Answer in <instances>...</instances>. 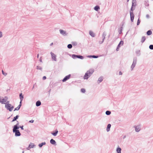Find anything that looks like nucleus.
<instances>
[{
  "instance_id": "nucleus-1",
  "label": "nucleus",
  "mask_w": 153,
  "mask_h": 153,
  "mask_svg": "<svg viewBox=\"0 0 153 153\" xmlns=\"http://www.w3.org/2000/svg\"><path fill=\"white\" fill-rule=\"evenodd\" d=\"M19 125V122H18L14 126L13 128V132H15V136L16 137L19 136L21 135V133L19 131L18 129H19V127L18 126Z\"/></svg>"
},
{
  "instance_id": "nucleus-2",
  "label": "nucleus",
  "mask_w": 153,
  "mask_h": 153,
  "mask_svg": "<svg viewBox=\"0 0 153 153\" xmlns=\"http://www.w3.org/2000/svg\"><path fill=\"white\" fill-rule=\"evenodd\" d=\"M94 70L93 69H91L88 71L83 76V79H87L93 74Z\"/></svg>"
},
{
  "instance_id": "nucleus-3",
  "label": "nucleus",
  "mask_w": 153,
  "mask_h": 153,
  "mask_svg": "<svg viewBox=\"0 0 153 153\" xmlns=\"http://www.w3.org/2000/svg\"><path fill=\"white\" fill-rule=\"evenodd\" d=\"M8 97H5L4 98L1 99L0 100V103L1 104H7V103H9V101H7Z\"/></svg>"
},
{
  "instance_id": "nucleus-4",
  "label": "nucleus",
  "mask_w": 153,
  "mask_h": 153,
  "mask_svg": "<svg viewBox=\"0 0 153 153\" xmlns=\"http://www.w3.org/2000/svg\"><path fill=\"white\" fill-rule=\"evenodd\" d=\"M137 61V58L136 57H134L133 59V62L131 66V71H132L133 70L134 68L135 67Z\"/></svg>"
},
{
  "instance_id": "nucleus-5",
  "label": "nucleus",
  "mask_w": 153,
  "mask_h": 153,
  "mask_svg": "<svg viewBox=\"0 0 153 153\" xmlns=\"http://www.w3.org/2000/svg\"><path fill=\"white\" fill-rule=\"evenodd\" d=\"M5 107L10 111H12L14 108L13 106H12L11 104L9 103H7L5 105Z\"/></svg>"
},
{
  "instance_id": "nucleus-6",
  "label": "nucleus",
  "mask_w": 153,
  "mask_h": 153,
  "mask_svg": "<svg viewBox=\"0 0 153 153\" xmlns=\"http://www.w3.org/2000/svg\"><path fill=\"white\" fill-rule=\"evenodd\" d=\"M134 127L135 129V131L137 132H139L141 130V126L140 125L134 126Z\"/></svg>"
},
{
  "instance_id": "nucleus-7",
  "label": "nucleus",
  "mask_w": 153,
  "mask_h": 153,
  "mask_svg": "<svg viewBox=\"0 0 153 153\" xmlns=\"http://www.w3.org/2000/svg\"><path fill=\"white\" fill-rule=\"evenodd\" d=\"M59 31L60 33L63 36H66L68 34V33L65 31L63 30L60 29Z\"/></svg>"
},
{
  "instance_id": "nucleus-8",
  "label": "nucleus",
  "mask_w": 153,
  "mask_h": 153,
  "mask_svg": "<svg viewBox=\"0 0 153 153\" xmlns=\"http://www.w3.org/2000/svg\"><path fill=\"white\" fill-rule=\"evenodd\" d=\"M123 41H121L119 43L116 49V51H118L119 50L120 48L123 45Z\"/></svg>"
},
{
  "instance_id": "nucleus-9",
  "label": "nucleus",
  "mask_w": 153,
  "mask_h": 153,
  "mask_svg": "<svg viewBox=\"0 0 153 153\" xmlns=\"http://www.w3.org/2000/svg\"><path fill=\"white\" fill-rule=\"evenodd\" d=\"M51 56L52 58V59L53 60L56 61V56L55 54L54 53H53L52 52H51L50 53Z\"/></svg>"
},
{
  "instance_id": "nucleus-10",
  "label": "nucleus",
  "mask_w": 153,
  "mask_h": 153,
  "mask_svg": "<svg viewBox=\"0 0 153 153\" xmlns=\"http://www.w3.org/2000/svg\"><path fill=\"white\" fill-rule=\"evenodd\" d=\"M106 35V33L105 32H104L103 33L102 36V41H100L99 42L100 44H102L104 42V40L105 38V37Z\"/></svg>"
},
{
  "instance_id": "nucleus-11",
  "label": "nucleus",
  "mask_w": 153,
  "mask_h": 153,
  "mask_svg": "<svg viewBox=\"0 0 153 153\" xmlns=\"http://www.w3.org/2000/svg\"><path fill=\"white\" fill-rule=\"evenodd\" d=\"M71 77V75L69 74L65 77V78L62 80V81L63 82H65L66 81V80L70 79Z\"/></svg>"
},
{
  "instance_id": "nucleus-12",
  "label": "nucleus",
  "mask_w": 153,
  "mask_h": 153,
  "mask_svg": "<svg viewBox=\"0 0 153 153\" xmlns=\"http://www.w3.org/2000/svg\"><path fill=\"white\" fill-rule=\"evenodd\" d=\"M130 15L131 20V22H133L134 18V15L133 13L131 12H130Z\"/></svg>"
},
{
  "instance_id": "nucleus-13",
  "label": "nucleus",
  "mask_w": 153,
  "mask_h": 153,
  "mask_svg": "<svg viewBox=\"0 0 153 153\" xmlns=\"http://www.w3.org/2000/svg\"><path fill=\"white\" fill-rule=\"evenodd\" d=\"M121 149L119 146H118V147L116 149V151L117 153H121Z\"/></svg>"
},
{
  "instance_id": "nucleus-14",
  "label": "nucleus",
  "mask_w": 153,
  "mask_h": 153,
  "mask_svg": "<svg viewBox=\"0 0 153 153\" xmlns=\"http://www.w3.org/2000/svg\"><path fill=\"white\" fill-rule=\"evenodd\" d=\"M19 97L21 100L20 103H21L22 101L23 100V96L22 95V93L19 94Z\"/></svg>"
},
{
  "instance_id": "nucleus-15",
  "label": "nucleus",
  "mask_w": 153,
  "mask_h": 153,
  "mask_svg": "<svg viewBox=\"0 0 153 153\" xmlns=\"http://www.w3.org/2000/svg\"><path fill=\"white\" fill-rule=\"evenodd\" d=\"M111 124H108V125L107 126V128H106V131L107 132H108L110 131V128L111 127Z\"/></svg>"
},
{
  "instance_id": "nucleus-16",
  "label": "nucleus",
  "mask_w": 153,
  "mask_h": 153,
  "mask_svg": "<svg viewBox=\"0 0 153 153\" xmlns=\"http://www.w3.org/2000/svg\"><path fill=\"white\" fill-rule=\"evenodd\" d=\"M136 5V0H132V7H135Z\"/></svg>"
},
{
  "instance_id": "nucleus-17",
  "label": "nucleus",
  "mask_w": 153,
  "mask_h": 153,
  "mask_svg": "<svg viewBox=\"0 0 153 153\" xmlns=\"http://www.w3.org/2000/svg\"><path fill=\"white\" fill-rule=\"evenodd\" d=\"M50 142L51 144L53 145H55L56 144V142L55 140L53 139H51L50 141Z\"/></svg>"
},
{
  "instance_id": "nucleus-18",
  "label": "nucleus",
  "mask_w": 153,
  "mask_h": 153,
  "mask_svg": "<svg viewBox=\"0 0 153 153\" xmlns=\"http://www.w3.org/2000/svg\"><path fill=\"white\" fill-rule=\"evenodd\" d=\"M89 34L92 37H94L95 36V34L91 31H90L89 32Z\"/></svg>"
},
{
  "instance_id": "nucleus-19",
  "label": "nucleus",
  "mask_w": 153,
  "mask_h": 153,
  "mask_svg": "<svg viewBox=\"0 0 153 153\" xmlns=\"http://www.w3.org/2000/svg\"><path fill=\"white\" fill-rule=\"evenodd\" d=\"M103 80V77L101 76L100 77L98 80V83H99L101 82Z\"/></svg>"
},
{
  "instance_id": "nucleus-20",
  "label": "nucleus",
  "mask_w": 153,
  "mask_h": 153,
  "mask_svg": "<svg viewBox=\"0 0 153 153\" xmlns=\"http://www.w3.org/2000/svg\"><path fill=\"white\" fill-rule=\"evenodd\" d=\"M58 133V131L57 130H56L55 131V132H52L51 133V134L53 135L54 136H56L57 135V134Z\"/></svg>"
},
{
  "instance_id": "nucleus-21",
  "label": "nucleus",
  "mask_w": 153,
  "mask_h": 153,
  "mask_svg": "<svg viewBox=\"0 0 153 153\" xmlns=\"http://www.w3.org/2000/svg\"><path fill=\"white\" fill-rule=\"evenodd\" d=\"M46 144V143L45 142H43L41 143H40L39 144V147H42V146L44 145H45Z\"/></svg>"
},
{
  "instance_id": "nucleus-22",
  "label": "nucleus",
  "mask_w": 153,
  "mask_h": 153,
  "mask_svg": "<svg viewBox=\"0 0 153 153\" xmlns=\"http://www.w3.org/2000/svg\"><path fill=\"white\" fill-rule=\"evenodd\" d=\"M29 146L30 147V148H33L35 146V145L33 143H30Z\"/></svg>"
},
{
  "instance_id": "nucleus-23",
  "label": "nucleus",
  "mask_w": 153,
  "mask_h": 153,
  "mask_svg": "<svg viewBox=\"0 0 153 153\" xmlns=\"http://www.w3.org/2000/svg\"><path fill=\"white\" fill-rule=\"evenodd\" d=\"M41 104V102L39 101H38L36 102V105L37 106H40Z\"/></svg>"
},
{
  "instance_id": "nucleus-24",
  "label": "nucleus",
  "mask_w": 153,
  "mask_h": 153,
  "mask_svg": "<svg viewBox=\"0 0 153 153\" xmlns=\"http://www.w3.org/2000/svg\"><path fill=\"white\" fill-rule=\"evenodd\" d=\"M21 106V103H20L19 105L17 107H16V108H15L14 111H15V110H18L20 109V107Z\"/></svg>"
},
{
  "instance_id": "nucleus-25",
  "label": "nucleus",
  "mask_w": 153,
  "mask_h": 153,
  "mask_svg": "<svg viewBox=\"0 0 153 153\" xmlns=\"http://www.w3.org/2000/svg\"><path fill=\"white\" fill-rule=\"evenodd\" d=\"M19 117V116L18 115H17L16 117H15L12 120V122H13L16 120L17 119H18Z\"/></svg>"
},
{
  "instance_id": "nucleus-26",
  "label": "nucleus",
  "mask_w": 153,
  "mask_h": 153,
  "mask_svg": "<svg viewBox=\"0 0 153 153\" xmlns=\"http://www.w3.org/2000/svg\"><path fill=\"white\" fill-rule=\"evenodd\" d=\"M100 9V7L98 6H96L94 7V10L96 11H98Z\"/></svg>"
},
{
  "instance_id": "nucleus-27",
  "label": "nucleus",
  "mask_w": 153,
  "mask_h": 153,
  "mask_svg": "<svg viewBox=\"0 0 153 153\" xmlns=\"http://www.w3.org/2000/svg\"><path fill=\"white\" fill-rule=\"evenodd\" d=\"M147 34L149 36L152 34V31L150 30H149L147 32Z\"/></svg>"
},
{
  "instance_id": "nucleus-28",
  "label": "nucleus",
  "mask_w": 153,
  "mask_h": 153,
  "mask_svg": "<svg viewBox=\"0 0 153 153\" xmlns=\"http://www.w3.org/2000/svg\"><path fill=\"white\" fill-rule=\"evenodd\" d=\"M145 39H146L145 37L144 36H143L141 39V42L142 43H143L145 41Z\"/></svg>"
},
{
  "instance_id": "nucleus-29",
  "label": "nucleus",
  "mask_w": 153,
  "mask_h": 153,
  "mask_svg": "<svg viewBox=\"0 0 153 153\" xmlns=\"http://www.w3.org/2000/svg\"><path fill=\"white\" fill-rule=\"evenodd\" d=\"M71 57L75 59L76 58H77V55L75 54H73L72 55Z\"/></svg>"
},
{
  "instance_id": "nucleus-30",
  "label": "nucleus",
  "mask_w": 153,
  "mask_h": 153,
  "mask_svg": "<svg viewBox=\"0 0 153 153\" xmlns=\"http://www.w3.org/2000/svg\"><path fill=\"white\" fill-rule=\"evenodd\" d=\"M36 69L37 70H39L41 71L42 70V67L40 66H36Z\"/></svg>"
},
{
  "instance_id": "nucleus-31",
  "label": "nucleus",
  "mask_w": 153,
  "mask_h": 153,
  "mask_svg": "<svg viewBox=\"0 0 153 153\" xmlns=\"http://www.w3.org/2000/svg\"><path fill=\"white\" fill-rule=\"evenodd\" d=\"M111 114V112L109 111H107L105 112V114L107 115H109Z\"/></svg>"
},
{
  "instance_id": "nucleus-32",
  "label": "nucleus",
  "mask_w": 153,
  "mask_h": 153,
  "mask_svg": "<svg viewBox=\"0 0 153 153\" xmlns=\"http://www.w3.org/2000/svg\"><path fill=\"white\" fill-rule=\"evenodd\" d=\"M134 7H132V6H131L130 13L131 12L133 13V11L134 10Z\"/></svg>"
},
{
  "instance_id": "nucleus-33",
  "label": "nucleus",
  "mask_w": 153,
  "mask_h": 153,
  "mask_svg": "<svg viewBox=\"0 0 153 153\" xmlns=\"http://www.w3.org/2000/svg\"><path fill=\"white\" fill-rule=\"evenodd\" d=\"M77 58L82 59H84V57L83 56H82L77 55Z\"/></svg>"
},
{
  "instance_id": "nucleus-34",
  "label": "nucleus",
  "mask_w": 153,
  "mask_h": 153,
  "mask_svg": "<svg viewBox=\"0 0 153 153\" xmlns=\"http://www.w3.org/2000/svg\"><path fill=\"white\" fill-rule=\"evenodd\" d=\"M67 47H68V48L69 49H71V48H72V45L71 44H69L68 45Z\"/></svg>"
},
{
  "instance_id": "nucleus-35",
  "label": "nucleus",
  "mask_w": 153,
  "mask_h": 153,
  "mask_svg": "<svg viewBox=\"0 0 153 153\" xmlns=\"http://www.w3.org/2000/svg\"><path fill=\"white\" fill-rule=\"evenodd\" d=\"M2 74L3 75H4V76H6L7 74V73H5V72H4L3 71V70H2Z\"/></svg>"
},
{
  "instance_id": "nucleus-36",
  "label": "nucleus",
  "mask_w": 153,
  "mask_h": 153,
  "mask_svg": "<svg viewBox=\"0 0 153 153\" xmlns=\"http://www.w3.org/2000/svg\"><path fill=\"white\" fill-rule=\"evenodd\" d=\"M81 91L83 93H85V89L84 88H82L81 90Z\"/></svg>"
},
{
  "instance_id": "nucleus-37",
  "label": "nucleus",
  "mask_w": 153,
  "mask_h": 153,
  "mask_svg": "<svg viewBox=\"0 0 153 153\" xmlns=\"http://www.w3.org/2000/svg\"><path fill=\"white\" fill-rule=\"evenodd\" d=\"M149 48L151 50H153V45H150Z\"/></svg>"
},
{
  "instance_id": "nucleus-38",
  "label": "nucleus",
  "mask_w": 153,
  "mask_h": 153,
  "mask_svg": "<svg viewBox=\"0 0 153 153\" xmlns=\"http://www.w3.org/2000/svg\"><path fill=\"white\" fill-rule=\"evenodd\" d=\"M3 36L2 33L0 31V38L2 37Z\"/></svg>"
},
{
  "instance_id": "nucleus-39",
  "label": "nucleus",
  "mask_w": 153,
  "mask_h": 153,
  "mask_svg": "<svg viewBox=\"0 0 153 153\" xmlns=\"http://www.w3.org/2000/svg\"><path fill=\"white\" fill-rule=\"evenodd\" d=\"M140 21L139 20V19H138V20L137 22V25H138L140 24Z\"/></svg>"
},
{
  "instance_id": "nucleus-40",
  "label": "nucleus",
  "mask_w": 153,
  "mask_h": 153,
  "mask_svg": "<svg viewBox=\"0 0 153 153\" xmlns=\"http://www.w3.org/2000/svg\"><path fill=\"white\" fill-rule=\"evenodd\" d=\"M98 57V56H96L94 55H93L92 58H97Z\"/></svg>"
},
{
  "instance_id": "nucleus-41",
  "label": "nucleus",
  "mask_w": 153,
  "mask_h": 153,
  "mask_svg": "<svg viewBox=\"0 0 153 153\" xmlns=\"http://www.w3.org/2000/svg\"><path fill=\"white\" fill-rule=\"evenodd\" d=\"M34 122V120H30L29 122L30 123H33Z\"/></svg>"
},
{
  "instance_id": "nucleus-42",
  "label": "nucleus",
  "mask_w": 153,
  "mask_h": 153,
  "mask_svg": "<svg viewBox=\"0 0 153 153\" xmlns=\"http://www.w3.org/2000/svg\"><path fill=\"white\" fill-rule=\"evenodd\" d=\"M146 16V17L148 19H149V16L148 14H147Z\"/></svg>"
},
{
  "instance_id": "nucleus-43",
  "label": "nucleus",
  "mask_w": 153,
  "mask_h": 153,
  "mask_svg": "<svg viewBox=\"0 0 153 153\" xmlns=\"http://www.w3.org/2000/svg\"><path fill=\"white\" fill-rule=\"evenodd\" d=\"M23 126H20V127H19V128H21V129L22 130H24V128H23Z\"/></svg>"
},
{
  "instance_id": "nucleus-44",
  "label": "nucleus",
  "mask_w": 153,
  "mask_h": 153,
  "mask_svg": "<svg viewBox=\"0 0 153 153\" xmlns=\"http://www.w3.org/2000/svg\"><path fill=\"white\" fill-rule=\"evenodd\" d=\"M42 79L43 80H45L46 79V77L45 76H44L43 77Z\"/></svg>"
},
{
  "instance_id": "nucleus-45",
  "label": "nucleus",
  "mask_w": 153,
  "mask_h": 153,
  "mask_svg": "<svg viewBox=\"0 0 153 153\" xmlns=\"http://www.w3.org/2000/svg\"><path fill=\"white\" fill-rule=\"evenodd\" d=\"M93 55L88 56H87V57L89 58L92 57Z\"/></svg>"
},
{
  "instance_id": "nucleus-46",
  "label": "nucleus",
  "mask_w": 153,
  "mask_h": 153,
  "mask_svg": "<svg viewBox=\"0 0 153 153\" xmlns=\"http://www.w3.org/2000/svg\"><path fill=\"white\" fill-rule=\"evenodd\" d=\"M30 149V147L29 146L27 148V150H29Z\"/></svg>"
},
{
  "instance_id": "nucleus-47",
  "label": "nucleus",
  "mask_w": 153,
  "mask_h": 153,
  "mask_svg": "<svg viewBox=\"0 0 153 153\" xmlns=\"http://www.w3.org/2000/svg\"><path fill=\"white\" fill-rule=\"evenodd\" d=\"M119 74L120 75H122V73L121 71H120L119 72Z\"/></svg>"
},
{
  "instance_id": "nucleus-48",
  "label": "nucleus",
  "mask_w": 153,
  "mask_h": 153,
  "mask_svg": "<svg viewBox=\"0 0 153 153\" xmlns=\"http://www.w3.org/2000/svg\"><path fill=\"white\" fill-rule=\"evenodd\" d=\"M39 61L41 62H42V59H41V58H40V59H39Z\"/></svg>"
},
{
  "instance_id": "nucleus-49",
  "label": "nucleus",
  "mask_w": 153,
  "mask_h": 153,
  "mask_svg": "<svg viewBox=\"0 0 153 153\" xmlns=\"http://www.w3.org/2000/svg\"><path fill=\"white\" fill-rule=\"evenodd\" d=\"M53 45V43H51V44H50V45Z\"/></svg>"
},
{
  "instance_id": "nucleus-50",
  "label": "nucleus",
  "mask_w": 153,
  "mask_h": 153,
  "mask_svg": "<svg viewBox=\"0 0 153 153\" xmlns=\"http://www.w3.org/2000/svg\"><path fill=\"white\" fill-rule=\"evenodd\" d=\"M39 54H38V55H37V57L38 58V57H39Z\"/></svg>"
},
{
  "instance_id": "nucleus-51",
  "label": "nucleus",
  "mask_w": 153,
  "mask_h": 153,
  "mask_svg": "<svg viewBox=\"0 0 153 153\" xmlns=\"http://www.w3.org/2000/svg\"><path fill=\"white\" fill-rule=\"evenodd\" d=\"M121 33V31H120V32L119 33L120 34Z\"/></svg>"
},
{
  "instance_id": "nucleus-52",
  "label": "nucleus",
  "mask_w": 153,
  "mask_h": 153,
  "mask_svg": "<svg viewBox=\"0 0 153 153\" xmlns=\"http://www.w3.org/2000/svg\"><path fill=\"white\" fill-rule=\"evenodd\" d=\"M129 1V0H127V1L128 2Z\"/></svg>"
},
{
  "instance_id": "nucleus-53",
  "label": "nucleus",
  "mask_w": 153,
  "mask_h": 153,
  "mask_svg": "<svg viewBox=\"0 0 153 153\" xmlns=\"http://www.w3.org/2000/svg\"><path fill=\"white\" fill-rule=\"evenodd\" d=\"M24 151H23L22 153H24Z\"/></svg>"
},
{
  "instance_id": "nucleus-54",
  "label": "nucleus",
  "mask_w": 153,
  "mask_h": 153,
  "mask_svg": "<svg viewBox=\"0 0 153 153\" xmlns=\"http://www.w3.org/2000/svg\"><path fill=\"white\" fill-rule=\"evenodd\" d=\"M34 88V85L33 86V88Z\"/></svg>"
}]
</instances>
